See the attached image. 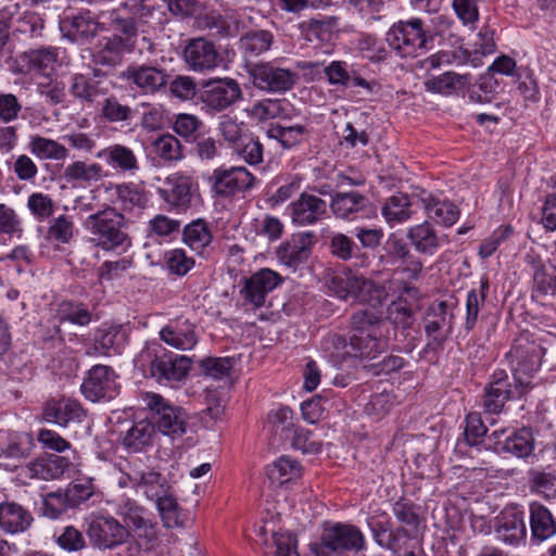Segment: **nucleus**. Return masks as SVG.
<instances>
[{
  "instance_id": "nucleus-1",
  "label": "nucleus",
  "mask_w": 556,
  "mask_h": 556,
  "mask_svg": "<svg viewBox=\"0 0 556 556\" xmlns=\"http://www.w3.org/2000/svg\"><path fill=\"white\" fill-rule=\"evenodd\" d=\"M330 290L342 300H352L367 306L352 313L350 333H381L384 290L372 280L355 274L337 275L330 281Z\"/></svg>"
},
{
  "instance_id": "nucleus-2",
  "label": "nucleus",
  "mask_w": 556,
  "mask_h": 556,
  "mask_svg": "<svg viewBox=\"0 0 556 556\" xmlns=\"http://www.w3.org/2000/svg\"><path fill=\"white\" fill-rule=\"evenodd\" d=\"M126 225L125 216L110 205L91 213L84 223L97 247L118 253H125L132 244Z\"/></svg>"
},
{
  "instance_id": "nucleus-3",
  "label": "nucleus",
  "mask_w": 556,
  "mask_h": 556,
  "mask_svg": "<svg viewBox=\"0 0 556 556\" xmlns=\"http://www.w3.org/2000/svg\"><path fill=\"white\" fill-rule=\"evenodd\" d=\"M366 539L361 529L351 523L325 525L319 541L311 543L314 556H333L344 553H357L365 548Z\"/></svg>"
},
{
  "instance_id": "nucleus-4",
  "label": "nucleus",
  "mask_w": 556,
  "mask_h": 556,
  "mask_svg": "<svg viewBox=\"0 0 556 556\" xmlns=\"http://www.w3.org/2000/svg\"><path fill=\"white\" fill-rule=\"evenodd\" d=\"M117 485L122 489L129 488L135 494L153 501L160 497L169 485L166 477L153 467L148 466L141 458H132L121 467Z\"/></svg>"
},
{
  "instance_id": "nucleus-5",
  "label": "nucleus",
  "mask_w": 556,
  "mask_h": 556,
  "mask_svg": "<svg viewBox=\"0 0 556 556\" xmlns=\"http://www.w3.org/2000/svg\"><path fill=\"white\" fill-rule=\"evenodd\" d=\"M136 363L149 367L151 376L159 382L182 380L191 365V359L184 355H173L162 345L150 343L138 354Z\"/></svg>"
},
{
  "instance_id": "nucleus-6",
  "label": "nucleus",
  "mask_w": 556,
  "mask_h": 556,
  "mask_svg": "<svg viewBox=\"0 0 556 556\" xmlns=\"http://www.w3.org/2000/svg\"><path fill=\"white\" fill-rule=\"evenodd\" d=\"M141 400L152 424L161 433L172 438H180L186 433L188 416L184 408L153 392L143 393Z\"/></svg>"
},
{
  "instance_id": "nucleus-7",
  "label": "nucleus",
  "mask_w": 556,
  "mask_h": 556,
  "mask_svg": "<svg viewBox=\"0 0 556 556\" xmlns=\"http://www.w3.org/2000/svg\"><path fill=\"white\" fill-rule=\"evenodd\" d=\"M530 381L521 378L511 379L505 370H495L485 384L482 407L485 414L498 415L508 401L521 397Z\"/></svg>"
},
{
  "instance_id": "nucleus-8",
  "label": "nucleus",
  "mask_w": 556,
  "mask_h": 556,
  "mask_svg": "<svg viewBox=\"0 0 556 556\" xmlns=\"http://www.w3.org/2000/svg\"><path fill=\"white\" fill-rule=\"evenodd\" d=\"M84 529L90 544L99 549H113L123 545L130 532L118 519L102 513H92L84 519Z\"/></svg>"
},
{
  "instance_id": "nucleus-9",
  "label": "nucleus",
  "mask_w": 556,
  "mask_h": 556,
  "mask_svg": "<svg viewBox=\"0 0 556 556\" xmlns=\"http://www.w3.org/2000/svg\"><path fill=\"white\" fill-rule=\"evenodd\" d=\"M386 40L400 56H417L430 49L420 20L399 22L387 33Z\"/></svg>"
},
{
  "instance_id": "nucleus-10",
  "label": "nucleus",
  "mask_w": 556,
  "mask_h": 556,
  "mask_svg": "<svg viewBox=\"0 0 556 556\" xmlns=\"http://www.w3.org/2000/svg\"><path fill=\"white\" fill-rule=\"evenodd\" d=\"M488 440L497 454H510L517 458L527 459L535 450V438L531 428H501L489 434Z\"/></svg>"
},
{
  "instance_id": "nucleus-11",
  "label": "nucleus",
  "mask_w": 556,
  "mask_h": 556,
  "mask_svg": "<svg viewBox=\"0 0 556 556\" xmlns=\"http://www.w3.org/2000/svg\"><path fill=\"white\" fill-rule=\"evenodd\" d=\"M453 315H447V305L441 301L431 305L422 319L427 343L421 350L424 356L443 349L444 343L452 333Z\"/></svg>"
},
{
  "instance_id": "nucleus-12",
  "label": "nucleus",
  "mask_w": 556,
  "mask_h": 556,
  "mask_svg": "<svg viewBox=\"0 0 556 556\" xmlns=\"http://www.w3.org/2000/svg\"><path fill=\"white\" fill-rule=\"evenodd\" d=\"M250 76L256 88L268 92H286L295 85L298 73L280 67L275 62H260L251 65Z\"/></svg>"
},
{
  "instance_id": "nucleus-13",
  "label": "nucleus",
  "mask_w": 556,
  "mask_h": 556,
  "mask_svg": "<svg viewBox=\"0 0 556 556\" xmlns=\"http://www.w3.org/2000/svg\"><path fill=\"white\" fill-rule=\"evenodd\" d=\"M241 88L232 78L213 79L203 85L199 94L202 109L208 113L225 111L241 98Z\"/></svg>"
},
{
  "instance_id": "nucleus-14",
  "label": "nucleus",
  "mask_w": 556,
  "mask_h": 556,
  "mask_svg": "<svg viewBox=\"0 0 556 556\" xmlns=\"http://www.w3.org/2000/svg\"><path fill=\"white\" fill-rule=\"evenodd\" d=\"M84 396L91 402L110 401L119 393L115 371L105 365H96L80 386Z\"/></svg>"
},
{
  "instance_id": "nucleus-15",
  "label": "nucleus",
  "mask_w": 556,
  "mask_h": 556,
  "mask_svg": "<svg viewBox=\"0 0 556 556\" xmlns=\"http://www.w3.org/2000/svg\"><path fill=\"white\" fill-rule=\"evenodd\" d=\"M544 349L541 344L525 338L516 340L506 354L514 371L511 379L533 376L541 367Z\"/></svg>"
},
{
  "instance_id": "nucleus-16",
  "label": "nucleus",
  "mask_w": 556,
  "mask_h": 556,
  "mask_svg": "<svg viewBox=\"0 0 556 556\" xmlns=\"http://www.w3.org/2000/svg\"><path fill=\"white\" fill-rule=\"evenodd\" d=\"M122 77L141 94L153 96L167 86L169 76L162 67L131 64L126 67Z\"/></svg>"
},
{
  "instance_id": "nucleus-17",
  "label": "nucleus",
  "mask_w": 556,
  "mask_h": 556,
  "mask_svg": "<svg viewBox=\"0 0 556 556\" xmlns=\"http://www.w3.org/2000/svg\"><path fill=\"white\" fill-rule=\"evenodd\" d=\"M327 202L316 194L302 192L286 208V215L298 227L313 226L325 219L328 215Z\"/></svg>"
},
{
  "instance_id": "nucleus-18",
  "label": "nucleus",
  "mask_w": 556,
  "mask_h": 556,
  "mask_svg": "<svg viewBox=\"0 0 556 556\" xmlns=\"http://www.w3.org/2000/svg\"><path fill=\"white\" fill-rule=\"evenodd\" d=\"M255 177L243 166L219 167L208 177L211 190L222 197H232L253 187Z\"/></svg>"
},
{
  "instance_id": "nucleus-19",
  "label": "nucleus",
  "mask_w": 556,
  "mask_h": 556,
  "mask_svg": "<svg viewBox=\"0 0 556 556\" xmlns=\"http://www.w3.org/2000/svg\"><path fill=\"white\" fill-rule=\"evenodd\" d=\"M283 281L282 277L270 268H262L244 280L240 294L244 305L252 308L264 306L266 296Z\"/></svg>"
},
{
  "instance_id": "nucleus-20",
  "label": "nucleus",
  "mask_w": 556,
  "mask_h": 556,
  "mask_svg": "<svg viewBox=\"0 0 556 556\" xmlns=\"http://www.w3.org/2000/svg\"><path fill=\"white\" fill-rule=\"evenodd\" d=\"M184 58L189 68L199 73L211 72L222 62L215 46L204 38L190 40L184 50Z\"/></svg>"
},
{
  "instance_id": "nucleus-21",
  "label": "nucleus",
  "mask_w": 556,
  "mask_h": 556,
  "mask_svg": "<svg viewBox=\"0 0 556 556\" xmlns=\"http://www.w3.org/2000/svg\"><path fill=\"white\" fill-rule=\"evenodd\" d=\"M160 338L167 345L181 351L192 350L198 343L195 325L185 317L169 320L161 329Z\"/></svg>"
},
{
  "instance_id": "nucleus-22",
  "label": "nucleus",
  "mask_w": 556,
  "mask_h": 556,
  "mask_svg": "<svg viewBox=\"0 0 556 556\" xmlns=\"http://www.w3.org/2000/svg\"><path fill=\"white\" fill-rule=\"evenodd\" d=\"M99 71L92 74L76 73L71 76L68 90L71 96L83 105L92 104L99 97L108 92Z\"/></svg>"
},
{
  "instance_id": "nucleus-23",
  "label": "nucleus",
  "mask_w": 556,
  "mask_h": 556,
  "mask_svg": "<svg viewBox=\"0 0 556 556\" xmlns=\"http://www.w3.org/2000/svg\"><path fill=\"white\" fill-rule=\"evenodd\" d=\"M43 418L48 422L66 427L70 422H81L86 418V410L75 399H52L45 405Z\"/></svg>"
},
{
  "instance_id": "nucleus-24",
  "label": "nucleus",
  "mask_w": 556,
  "mask_h": 556,
  "mask_svg": "<svg viewBox=\"0 0 556 556\" xmlns=\"http://www.w3.org/2000/svg\"><path fill=\"white\" fill-rule=\"evenodd\" d=\"M369 204L366 195L358 191L334 192L330 197L329 207L336 218L354 220Z\"/></svg>"
},
{
  "instance_id": "nucleus-25",
  "label": "nucleus",
  "mask_w": 556,
  "mask_h": 556,
  "mask_svg": "<svg viewBox=\"0 0 556 556\" xmlns=\"http://www.w3.org/2000/svg\"><path fill=\"white\" fill-rule=\"evenodd\" d=\"M531 542L540 544L556 534V519L551 510L540 502L529 504Z\"/></svg>"
},
{
  "instance_id": "nucleus-26",
  "label": "nucleus",
  "mask_w": 556,
  "mask_h": 556,
  "mask_svg": "<svg viewBox=\"0 0 556 556\" xmlns=\"http://www.w3.org/2000/svg\"><path fill=\"white\" fill-rule=\"evenodd\" d=\"M97 157L114 170L135 175L140 169V162L135 151L124 144H111L97 153Z\"/></svg>"
},
{
  "instance_id": "nucleus-27",
  "label": "nucleus",
  "mask_w": 556,
  "mask_h": 556,
  "mask_svg": "<svg viewBox=\"0 0 556 556\" xmlns=\"http://www.w3.org/2000/svg\"><path fill=\"white\" fill-rule=\"evenodd\" d=\"M168 188L159 189L161 198L176 207H187L192 198L193 178L189 175L175 173L165 179Z\"/></svg>"
},
{
  "instance_id": "nucleus-28",
  "label": "nucleus",
  "mask_w": 556,
  "mask_h": 556,
  "mask_svg": "<svg viewBox=\"0 0 556 556\" xmlns=\"http://www.w3.org/2000/svg\"><path fill=\"white\" fill-rule=\"evenodd\" d=\"M70 460L66 457L58 455H48L39 457L28 463L23 469L24 477L29 479L54 480L63 476L68 468Z\"/></svg>"
},
{
  "instance_id": "nucleus-29",
  "label": "nucleus",
  "mask_w": 556,
  "mask_h": 556,
  "mask_svg": "<svg viewBox=\"0 0 556 556\" xmlns=\"http://www.w3.org/2000/svg\"><path fill=\"white\" fill-rule=\"evenodd\" d=\"M61 27L67 30V35L72 40L87 41L97 34L99 23L89 11L77 14L66 11L61 20Z\"/></svg>"
},
{
  "instance_id": "nucleus-30",
  "label": "nucleus",
  "mask_w": 556,
  "mask_h": 556,
  "mask_svg": "<svg viewBox=\"0 0 556 556\" xmlns=\"http://www.w3.org/2000/svg\"><path fill=\"white\" fill-rule=\"evenodd\" d=\"M312 249V235L301 233L279 245L276 251L279 262L288 267L296 268L307 261Z\"/></svg>"
},
{
  "instance_id": "nucleus-31",
  "label": "nucleus",
  "mask_w": 556,
  "mask_h": 556,
  "mask_svg": "<svg viewBox=\"0 0 556 556\" xmlns=\"http://www.w3.org/2000/svg\"><path fill=\"white\" fill-rule=\"evenodd\" d=\"M420 201L427 216L437 224L450 227L454 225L459 217L458 207L447 199H440L424 191Z\"/></svg>"
},
{
  "instance_id": "nucleus-32",
  "label": "nucleus",
  "mask_w": 556,
  "mask_h": 556,
  "mask_svg": "<svg viewBox=\"0 0 556 556\" xmlns=\"http://www.w3.org/2000/svg\"><path fill=\"white\" fill-rule=\"evenodd\" d=\"M406 237L418 253L429 256L434 255L444 241L429 222L408 228Z\"/></svg>"
},
{
  "instance_id": "nucleus-33",
  "label": "nucleus",
  "mask_w": 556,
  "mask_h": 556,
  "mask_svg": "<svg viewBox=\"0 0 556 556\" xmlns=\"http://www.w3.org/2000/svg\"><path fill=\"white\" fill-rule=\"evenodd\" d=\"M33 522L31 514L22 505L14 502L0 504V529L15 534L26 531Z\"/></svg>"
},
{
  "instance_id": "nucleus-34",
  "label": "nucleus",
  "mask_w": 556,
  "mask_h": 556,
  "mask_svg": "<svg viewBox=\"0 0 556 556\" xmlns=\"http://www.w3.org/2000/svg\"><path fill=\"white\" fill-rule=\"evenodd\" d=\"M404 294H407L412 299H417L418 289L413 286L404 285L399 298L388 307V319L396 328L408 329L414 323V308L413 305L403 298Z\"/></svg>"
},
{
  "instance_id": "nucleus-35",
  "label": "nucleus",
  "mask_w": 556,
  "mask_h": 556,
  "mask_svg": "<svg viewBox=\"0 0 556 556\" xmlns=\"http://www.w3.org/2000/svg\"><path fill=\"white\" fill-rule=\"evenodd\" d=\"M128 50V39L119 36L104 37L99 40L92 54L97 64L115 66L121 63L124 53Z\"/></svg>"
},
{
  "instance_id": "nucleus-36",
  "label": "nucleus",
  "mask_w": 556,
  "mask_h": 556,
  "mask_svg": "<svg viewBox=\"0 0 556 556\" xmlns=\"http://www.w3.org/2000/svg\"><path fill=\"white\" fill-rule=\"evenodd\" d=\"M266 135L268 138L278 141L283 149L289 150L306 141L311 136V130L307 126L301 124H273L267 129Z\"/></svg>"
},
{
  "instance_id": "nucleus-37",
  "label": "nucleus",
  "mask_w": 556,
  "mask_h": 556,
  "mask_svg": "<svg viewBox=\"0 0 556 556\" xmlns=\"http://www.w3.org/2000/svg\"><path fill=\"white\" fill-rule=\"evenodd\" d=\"M412 200L406 193H396L388 198L381 207V214L390 227L403 224L412 218Z\"/></svg>"
},
{
  "instance_id": "nucleus-38",
  "label": "nucleus",
  "mask_w": 556,
  "mask_h": 556,
  "mask_svg": "<svg viewBox=\"0 0 556 556\" xmlns=\"http://www.w3.org/2000/svg\"><path fill=\"white\" fill-rule=\"evenodd\" d=\"M494 533L497 541L517 545L526 538L527 529L522 518L513 514L498 518Z\"/></svg>"
},
{
  "instance_id": "nucleus-39",
  "label": "nucleus",
  "mask_w": 556,
  "mask_h": 556,
  "mask_svg": "<svg viewBox=\"0 0 556 556\" xmlns=\"http://www.w3.org/2000/svg\"><path fill=\"white\" fill-rule=\"evenodd\" d=\"M469 85V74L460 75L454 72H445L442 75L432 76L425 80V88L427 91L441 94H452Z\"/></svg>"
},
{
  "instance_id": "nucleus-40",
  "label": "nucleus",
  "mask_w": 556,
  "mask_h": 556,
  "mask_svg": "<svg viewBox=\"0 0 556 556\" xmlns=\"http://www.w3.org/2000/svg\"><path fill=\"white\" fill-rule=\"evenodd\" d=\"M152 502L156 505V509L164 527L176 528L182 526L181 508L174 495V490L170 484L167 486V490L160 495V497L156 496Z\"/></svg>"
},
{
  "instance_id": "nucleus-41",
  "label": "nucleus",
  "mask_w": 556,
  "mask_h": 556,
  "mask_svg": "<svg viewBox=\"0 0 556 556\" xmlns=\"http://www.w3.org/2000/svg\"><path fill=\"white\" fill-rule=\"evenodd\" d=\"M156 429L151 419H142L135 422L125 433L123 444L134 452L141 451L143 447L151 445Z\"/></svg>"
},
{
  "instance_id": "nucleus-42",
  "label": "nucleus",
  "mask_w": 556,
  "mask_h": 556,
  "mask_svg": "<svg viewBox=\"0 0 556 556\" xmlns=\"http://www.w3.org/2000/svg\"><path fill=\"white\" fill-rule=\"evenodd\" d=\"M198 24L220 37H236L240 29V23L236 18L223 16L214 11L198 16Z\"/></svg>"
},
{
  "instance_id": "nucleus-43",
  "label": "nucleus",
  "mask_w": 556,
  "mask_h": 556,
  "mask_svg": "<svg viewBox=\"0 0 556 556\" xmlns=\"http://www.w3.org/2000/svg\"><path fill=\"white\" fill-rule=\"evenodd\" d=\"M291 111L292 105L286 99H264L254 103L251 115L261 122L274 118L286 121L291 117Z\"/></svg>"
},
{
  "instance_id": "nucleus-44",
  "label": "nucleus",
  "mask_w": 556,
  "mask_h": 556,
  "mask_svg": "<svg viewBox=\"0 0 556 556\" xmlns=\"http://www.w3.org/2000/svg\"><path fill=\"white\" fill-rule=\"evenodd\" d=\"M418 510L419 507L406 498H400L392 505V514L400 523L399 527L408 530L414 536L418 534L422 522Z\"/></svg>"
},
{
  "instance_id": "nucleus-45",
  "label": "nucleus",
  "mask_w": 556,
  "mask_h": 556,
  "mask_svg": "<svg viewBox=\"0 0 556 556\" xmlns=\"http://www.w3.org/2000/svg\"><path fill=\"white\" fill-rule=\"evenodd\" d=\"M381 333H350L349 344L355 356L375 358L384 351Z\"/></svg>"
},
{
  "instance_id": "nucleus-46",
  "label": "nucleus",
  "mask_w": 556,
  "mask_h": 556,
  "mask_svg": "<svg viewBox=\"0 0 556 556\" xmlns=\"http://www.w3.org/2000/svg\"><path fill=\"white\" fill-rule=\"evenodd\" d=\"M116 203L122 211H131L135 207L144 208L149 199L147 192L132 182L114 186Z\"/></svg>"
},
{
  "instance_id": "nucleus-47",
  "label": "nucleus",
  "mask_w": 556,
  "mask_h": 556,
  "mask_svg": "<svg viewBox=\"0 0 556 556\" xmlns=\"http://www.w3.org/2000/svg\"><path fill=\"white\" fill-rule=\"evenodd\" d=\"M182 240L191 250L202 254L211 244L213 236L207 224L203 219H197L185 226Z\"/></svg>"
},
{
  "instance_id": "nucleus-48",
  "label": "nucleus",
  "mask_w": 556,
  "mask_h": 556,
  "mask_svg": "<svg viewBox=\"0 0 556 556\" xmlns=\"http://www.w3.org/2000/svg\"><path fill=\"white\" fill-rule=\"evenodd\" d=\"M528 486L533 494L556 500V472L532 468L528 471Z\"/></svg>"
},
{
  "instance_id": "nucleus-49",
  "label": "nucleus",
  "mask_w": 556,
  "mask_h": 556,
  "mask_svg": "<svg viewBox=\"0 0 556 556\" xmlns=\"http://www.w3.org/2000/svg\"><path fill=\"white\" fill-rule=\"evenodd\" d=\"M29 71L41 76L50 77L55 72L58 51L54 48L30 50L26 54Z\"/></svg>"
},
{
  "instance_id": "nucleus-50",
  "label": "nucleus",
  "mask_w": 556,
  "mask_h": 556,
  "mask_svg": "<svg viewBox=\"0 0 556 556\" xmlns=\"http://www.w3.org/2000/svg\"><path fill=\"white\" fill-rule=\"evenodd\" d=\"M273 42L274 36L268 30L250 31L240 38V49L250 59L268 51Z\"/></svg>"
},
{
  "instance_id": "nucleus-51",
  "label": "nucleus",
  "mask_w": 556,
  "mask_h": 556,
  "mask_svg": "<svg viewBox=\"0 0 556 556\" xmlns=\"http://www.w3.org/2000/svg\"><path fill=\"white\" fill-rule=\"evenodd\" d=\"M29 151L41 160L61 161L67 157L68 151L58 141L41 136H33L28 144Z\"/></svg>"
},
{
  "instance_id": "nucleus-52",
  "label": "nucleus",
  "mask_w": 556,
  "mask_h": 556,
  "mask_svg": "<svg viewBox=\"0 0 556 556\" xmlns=\"http://www.w3.org/2000/svg\"><path fill=\"white\" fill-rule=\"evenodd\" d=\"M489 291V280L488 278H481L479 289H472L467 294L466 300V318L464 323V328L467 332L471 331L478 320V315L480 312L481 305L484 303Z\"/></svg>"
},
{
  "instance_id": "nucleus-53",
  "label": "nucleus",
  "mask_w": 556,
  "mask_h": 556,
  "mask_svg": "<svg viewBox=\"0 0 556 556\" xmlns=\"http://www.w3.org/2000/svg\"><path fill=\"white\" fill-rule=\"evenodd\" d=\"M56 318L60 325L71 323L77 326H87L92 320V315L85 304L64 301L58 306Z\"/></svg>"
},
{
  "instance_id": "nucleus-54",
  "label": "nucleus",
  "mask_w": 556,
  "mask_h": 556,
  "mask_svg": "<svg viewBox=\"0 0 556 556\" xmlns=\"http://www.w3.org/2000/svg\"><path fill=\"white\" fill-rule=\"evenodd\" d=\"M552 274L546 273L541 262L533 263L534 292L543 296L556 298V256L549 260Z\"/></svg>"
},
{
  "instance_id": "nucleus-55",
  "label": "nucleus",
  "mask_w": 556,
  "mask_h": 556,
  "mask_svg": "<svg viewBox=\"0 0 556 556\" xmlns=\"http://www.w3.org/2000/svg\"><path fill=\"white\" fill-rule=\"evenodd\" d=\"M154 153L164 162H179L185 157L180 140L172 134H163L152 143Z\"/></svg>"
},
{
  "instance_id": "nucleus-56",
  "label": "nucleus",
  "mask_w": 556,
  "mask_h": 556,
  "mask_svg": "<svg viewBox=\"0 0 556 556\" xmlns=\"http://www.w3.org/2000/svg\"><path fill=\"white\" fill-rule=\"evenodd\" d=\"M102 177V167L98 163H86L75 161L64 169V178L67 182L80 181L90 184L98 181Z\"/></svg>"
},
{
  "instance_id": "nucleus-57",
  "label": "nucleus",
  "mask_w": 556,
  "mask_h": 556,
  "mask_svg": "<svg viewBox=\"0 0 556 556\" xmlns=\"http://www.w3.org/2000/svg\"><path fill=\"white\" fill-rule=\"evenodd\" d=\"M97 492L92 478H83L72 482L63 493L65 504L75 508L90 500Z\"/></svg>"
},
{
  "instance_id": "nucleus-58",
  "label": "nucleus",
  "mask_w": 556,
  "mask_h": 556,
  "mask_svg": "<svg viewBox=\"0 0 556 556\" xmlns=\"http://www.w3.org/2000/svg\"><path fill=\"white\" fill-rule=\"evenodd\" d=\"M115 511L116 515L122 518L124 522L123 525L126 526V529L128 530L137 523H140V521L150 515L149 510L144 506L130 497H124L117 501L115 504Z\"/></svg>"
},
{
  "instance_id": "nucleus-59",
  "label": "nucleus",
  "mask_w": 556,
  "mask_h": 556,
  "mask_svg": "<svg viewBox=\"0 0 556 556\" xmlns=\"http://www.w3.org/2000/svg\"><path fill=\"white\" fill-rule=\"evenodd\" d=\"M204 128V123L194 114L179 113L173 121V130L187 142H195Z\"/></svg>"
},
{
  "instance_id": "nucleus-60",
  "label": "nucleus",
  "mask_w": 556,
  "mask_h": 556,
  "mask_svg": "<svg viewBox=\"0 0 556 556\" xmlns=\"http://www.w3.org/2000/svg\"><path fill=\"white\" fill-rule=\"evenodd\" d=\"M140 106L143 109L140 125L144 130H159L169 122L168 112L163 104L142 102Z\"/></svg>"
},
{
  "instance_id": "nucleus-61",
  "label": "nucleus",
  "mask_w": 556,
  "mask_h": 556,
  "mask_svg": "<svg viewBox=\"0 0 556 556\" xmlns=\"http://www.w3.org/2000/svg\"><path fill=\"white\" fill-rule=\"evenodd\" d=\"M301 471L299 462L290 456H281L267 468L268 478L276 483L282 484L298 477Z\"/></svg>"
},
{
  "instance_id": "nucleus-62",
  "label": "nucleus",
  "mask_w": 556,
  "mask_h": 556,
  "mask_svg": "<svg viewBox=\"0 0 556 556\" xmlns=\"http://www.w3.org/2000/svg\"><path fill=\"white\" fill-rule=\"evenodd\" d=\"M468 87V98L471 102L489 103L498 87L497 80L489 72L481 75L479 79Z\"/></svg>"
},
{
  "instance_id": "nucleus-63",
  "label": "nucleus",
  "mask_w": 556,
  "mask_h": 556,
  "mask_svg": "<svg viewBox=\"0 0 556 556\" xmlns=\"http://www.w3.org/2000/svg\"><path fill=\"white\" fill-rule=\"evenodd\" d=\"M471 53L467 49L457 50H441L430 56H428L424 64L429 68H439L443 65H462L469 62Z\"/></svg>"
},
{
  "instance_id": "nucleus-64",
  "label": "nucleus",
  "mask_w": 556,
  "mask_h": 556,
  "mask_svg": "<svg viewBox=\"0 0 556 556\" xmlns=\"http://www.w3.org/2000/svg\"><path fill=\"white\" fill-rule=\"evenodd\" d=\"M233 152L250 165L263 162L264 148L256 137L245 135L233 148Z\"/></svg>"
}]
</instances>
